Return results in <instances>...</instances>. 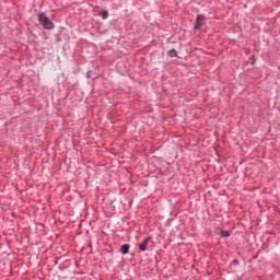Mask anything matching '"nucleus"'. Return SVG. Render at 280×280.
Masks as SVG:
<instances>
[{"label": "nucleus", "mask_w": 280, "mask_h": 280, "mask_svg": "<svg viewBox=\"0 0 280 280\" xmlns=\"http://www.w3.org/2000/svg\"><path fill=\"white\" fill-rule=\"evenodd\" d=\"M38 21H39V23L43 25V27L45 30H52V28H55L54 22H51V20H49V18L46 16L45 13H39Z\"/></svg>", "instance_id": "f257e3e1"}, {"label": "nucleus", "mask_w": 280, "mask_h": 280, "mask_svg": "<svg viewBox=\"0 0 280 280\" xmlns=\"http://www.w3.org/2000/svg\"><path fill=\"white\" fill-rule=\"evenodd\" d=\"M150 240H151V237H150V236H147V238L143 240L142 243L139 244V249H140L141 252L148 250V244H149Z\"/></svg>", "instance_id": "f03ea898"}, {"label": "nucleus", "mask_w": 280, "mask_h": 280, "mask_svg": "<svg viewBox=\"0 0 280 280\" xmlns=\"http://www.w3.org/2000/svg\"><path fill=\"white\" fill-rule=\"evenodd\" d=\"M205 20H206V18L203 15H198L196 25H195V30H200L202 27V21H205Z\"/></svg>", "instance_id": "7ed1b4c3"}, {"label": "nucleus", "mask_w": 280, "mask_h": 280, "mask_svg": "<svg viewBox=\"0 0 280 280\" xmlns=\"http://www.w3.org/2000/svg\"><path fill=\"white\" fill-rule=\"evenodd\" d=\"M129 248H130L129 244L121 245V254L122 255H128Z\"/></svg>", "instance_id": "20e7f679"}, {"label": "nucleus", "mask_w": 280, "mask_h": 280, "mask_svg": "<svg viewBox=\"0 0 280 280\" xmlns=\"http://www.w3.org/2000/svg\"><path fill=\"white\" fill-rule=\"evenodd\" d=\"M220 235H221V237H229L230 233H229V231H221Z\"/></svg>", "instance_id": "39448f33"}, {"label": "nucleus", "mask_w": 280, "mask_h": 280, "mask_svg": "<svg viewBox=\"0 0 280 280\" xmlns=\"http://www.w3.org/2000/svg\"><path fill=\"white\" fill-rule=\"evenodd\" d=\"M168 55H170V57H176L177 56L176 49H171Z\"/></svg>", "instance_id": "423d86ee"}, {"label": "nucleus", "mask_w": 280, "mask_h": 280, "mask_svg": "<svg viewBox=\"0 0 280 280\" xmlns=\"http://www.w3.org/2000/svg\"><path fill=\"white\" fill-rule=\"evenodd\" d=\"M103 20L108 19V11L102 12Z\"/></svg>", "instance_id": "0eeeda50"}]
</instances>
